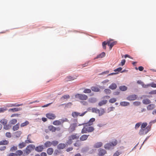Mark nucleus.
Returning a JSON list of instances; mask_svg holds the SVG:
<instances>
[{
	"label": "nucleus",
	"mask_w": 156,
	"mask_h": 156,
	"mask_svg": "<svg viewBox=\"0 0 156 156\" xmlns=\"http://www.w3.org/2000/svg\"><path fill=\"white\" fill-rule=\"evenodd\" d=\"M117 42L116 41H113L112 40H110L108 41L107 42L104 41L102 43V45L103 49H106V45L107 44L109 46L110 50H111L113 46L116 44Z\"/></svg>",
	"instance_id": "nucleus-1"
},
{
	"label": "nucleus",
	"mask_w": 156,
	"mask_h": 156,
	"mask_svg": "<svg viewBox=\"0 0 156 156\" xmlns=\"http://www.w3.org/2000/svg\"><path fill=\"white\" fill-rule=\"evenodd\" d=\"M94 130V128L91 126H89L88 125H85L83 127L81 130V133L82 134L91 132Z\"/></svg>",
	"instance_id": "nucleus-2"
},
{
	"label": "nucleus",
	"mask_w": 156,
	"mask_h": 156,
	"mask_svg": "<svg viewBox=\"0 0 156 156\" xmlns=\"http://www.w3.org/2000/svg\"><path fill=\"white\" fill-rule=\"evenodd\" d=\"M79 136L77 133L73 134L68 137V140L66 143L69 145L71 144L73 142V140H77L79 138Z\"/></svg>",
	"instance_id": "nucleus-3"
},
{
	"label": "nucleus",
	"mask_w": 156,
	"mask_h": 156,
	"mask_svg": "<svg viewBox=\"0 0 156 156\" xmlns=\"http://www.w3.org/2000/svg\"><path fill=\"white\" fill-rule=\"evenodd\" d=\"M35 148V146L33 144H30L27 146L25 149L23 151V155L29 154L31 151Z\"/></svg>",
	"instance_id": "nucleus-4"
},
{
	"label": "nucleus",
	"mask_w": 156,
	"mask_h": 156,
	"mask_svg": "<svg viewBox=\"0 0 156 156\" xmlns=\"http://www.w3.org/2000/svg\"><path fill=\"white\" fill-rule=\"evenodd\" d=\"M68 119L66 118L64 119H61L60 120H56L53 122V124L55 126H59L60 125H62V123L68 121Z\"/></svg>",
	"instance_id": "nucleus-5"
},
{
	"label": "nucleus",
	"mask_w": 156,
	"mask_h": 156,
	"mask_svg": "<svg viewBox=\"0 0 156 156\" xmlns=\"http://www.w3.org/2000/svg\"><path fill=\"white\" fill-rule=\"evenodd\" d=\"M75 98L82 100H86L88 99V96L84 94H77L75 95Z\"/></svg>",
	"instance_id": "nucleus-6"
},
{
	"label": "nucleus",
	"mask_w": 156,
	"mask_h": 156,
	"mask_svg": "<svg viewBox=\"0 0 156 156\" xmlns=\"http://www.w3.org/2000/svg\"><path fill=\"white\" fill-rule=\"evenodd\" d=\"M87 112V111L84 112L83 113L81 114L80 113L77 112H72V116L74 118H76L78 116H83Z\"/></svg>",
	"instance_id": "nucleus-7"
},
{
	"label": "nucleus",
	"mask_w": 156,
	"mask_h": 156,
	"mask_svg": "<svg viewBox=\"0 0 156 156\" xmlns=\"http://www.w3.org/2000/svg\"><path fill=\"white\" fill-rule=\"evenodd\" d=\"M46 116L48 119L53 120L56 118V116L55 114L49 113L46 114Z\"/></svg>",
	"instance_id": "nucleus-8"
},
{
	"label": "nucleus",
	"mask_w": 156,
	"mask_h": 156,
	"mask_svg": "<svg viewBox=\"0 0 156 156\" xmlns=\"http://www.w3.org/2000/svg\"><path fill=\"white\" fill-rule=\"evenodd\" d=\"M48 129L50 131L53 132H55L56 130L59 131L60 129L59 127L56 128V127L52 125L49 126H48Z\"/></svg>",
	"instance_id": "nucleus-9"
},
{
	"label": "nucleus",
	"mask_w": 156,
	"mask_h": 156,
	"mask_svg": "<svg viewBox=\"0 0 156 156\" xmlns=\"http://www.w3.org/2000/svg\"><path fill=\"white\" fill-rule=\"evenodd\" d=\"M98 155L99 156H103L107 153L105 150L101 148L98 149Z\"/></svg>",
	"instance_id": "nucleus-10"
},
{
	"label": "nucleus",
	"mask_w": 156,
	"mask_h": 156,
	"mask_svg": "<svg viewBox=\"0 0 156 156\" xmlns=\"http://www.w3.org/2000/svg\"><path fill=\"white\" fill-rule=\"evenodd\" d=\"M148 133V130L144 129H141L139 133L140 135H144Z\"/></svg>",
	"instance_id": "nucleus-11"
},
{
	"label": "nucleus",
	"mask_w": 156,
	"mask_h": 156,
	"mask_svg": "<svg viewBox=\"0 0 156 156\" xmlns=\"http://www.w3.org/2000/svg\"><path fill=\"white\" fill-rule=\"evenodd\" d=\"M35 150L38 152H41L44 149V147L42 145L39 146L34 148Z\"/></svg>",
	"instance_id": "nucleus-12"
},
{
	"label": "nucleus",
	"mask_w": 156,
	"mask_h": 156,
	"mask_svg": "<svg viewBox=\"0 0 156 156\" xmlns=\"http://www.w3.org/2000/svg\"><path fill=\"white\" fill-rule=\"evenodd\" d=\"M77 126V124L73 123L71 124L69 127V129L71 132H73L75 129V128Z\"/></svg>",
	"instance_id": "nucleus-13"
},
{
	"label": "nucleus",
	"mask_w": 156,
	"mask_h": 156,
	"mask_svg": "<svg viewBox=\"0 0 156 156\" xmlns=\"http://www.w3.org/2000/svg\"><path fill=\"white\" fill-rule=\"evenodd\" d=\"M137 98V96L136 95H132L129 96L127 98V99L129 101H133L135 100Z\"/></svg>",
	"instance_id": "nucleus-14"
},
{
	"label": "nucleus",
	"mask_w": 156,
	"mask_h": 156,
	"mask_svg": "<svg viewBox=\"0 0 156 156\" xmlns=\"http://www.w3.org/2000/svg\"><path fill=\"white\" fill-rule=\"evenodd\" d=\"M22 110L21 108H13L9 109V112H15L20 111Z\"/></svg>",
	"instance_id": "nucleus-15"
},
{
	"label": "nucleus",
	"mask_w": 156,
	"mask_h": 156,
	"mask_svg": "<svg viewBox=\"0 0 156 156\" xmlns=\"http://www.w3.org/2000/svg\"><path fill=\"white\" fill-rule=\"evenodd\" d=\"M102 145L103 143L102 142H98L94 144L93 147L95 148H99L102 147Z\"/></svg>",
	"instance_id": "nucleus-16"
},
{
	"label": "nucleus",
	"mask_w": 156,
	"mask_h": 156,
	"mask_svg": "<svg viewBox=\"0 0 156 156\" xmlns=\"http://www.w3.org/2000/svg\"><path fill=\"white\" fill-rule=\"evenodd\" d=\"M155 107V105L154 104H150L147 107V109L148 110H152L154 109Z\"/></svg>",
	"instance_id": "nucleus-17"
},
{
	"label": "nucleus",
	"mask_w": 156,
	"mask_h": 156,
	"mask_svg": "<svg viewBox=\"0 0 156 156\" xmlns=\"http://www.w3.org/2000/svg\"><path fill=\"white\" fill-rule=\"evenodd\" d=\"M27 144H26V143H25L24 142H22L18 144V146L20 149H22Z\"/></svg>",
	"instance_id": "nucleus-18"
},
{
	"label": "nucleus",
	"mask_w": 156,
	"mask_h": 156,
	"mask_svg": "<svg viewBox=\"0 0 156 156\" xmlns=\"http://www.w3.org/2000/svg\"><path fill=\"white\" fill-rule=\"evenodd\" d=\"M105 148L107 150H109L113 148L111 143H108L106 144L104 146Z\"/></svg>",
	"instance_id": "nucleus-19"
},
{
	"label": "nucleus",
	"mask_w": 156,
	"mask_h": 156,
	"mask_svg": "<svg viewBox=\"0 0 156 156\" xmlns=\"http://www.w3.org/2000/svg\"><path fill=\"white\" fill-rule=\"evenodd\" d=\"M89 135H83L80 137V140L81 141H84L87 140Z\"/></svg>",
	"instance_id": "nucleus-20"
},
{
	"label": "nucleus",
	"mask_w": 156,
	"mask_h": 156,
	"mask_svg": "<svg viewBox=\"0 0 156 156\" xmlns=\"http://www.w3.org/2000/svg\"><path fill=\"white\" fill-rule=\"evenodd\" d=\"M76 79L75 78L71 76H68L66 77L65 79V81L68 82L69 81H72Z\"/></svg>",
	"instance_id": "nucleus-21"
},
{
	"label": "nucleus",
	"mask_w": 156,
	"mask_h": 156,
	"mask_svg": "<svg viewBox=\"0 0 156 156\" xmlns=\"http://www.w3.org/2000/svg\"><path fill=\"white\" fill-rule=\"evenodd\" d=\"M95 121V119L94 118H92L90 119L89 122L86 123V125H88L89 126L92 125L93 124V122Z\"/></svg>",
	"instance_id": "nucleus-22"
},
{
	"label": "nucleus",
	"mask_w": 156,
	"mask_h": 156,
	"mask_svg": "<svg viewBox=\"0 0 156 156\" xmlns=\"http://www.w3.org/2000/svg\"><path fill=\"white\" fill-rule=\"evenodd\" d=\"M66 146V144H64L60 143L57 146V148L59 149H64Z\"/></svg>",
	"instance_id": "nucleus-23"
},
{
	"label": "nucleus",
	"mask_w": 156,
	"mask_h": 156,
	"mask_svg": "<svg viewBox=\"0 0 156 156\" xmlns=\"http://www.w3.org/2000/svg\"><path fill=\"white\" fill-rule=\"evenodd\" d=\"M53 149L52 148L50 147L47 149V152L48 155H51L53 154Z\"/></svg>",
	"instance_id": "nucleus-24"
},
{
	"label": "nucleus",
	"mask_w": 156,
	"mask_h": 156,
	"mask_svg": "<svg viewBox=\"0 0 156 156\" xmlns=\"http://www.w3.org/2000/svg\"><path fill=\"white\" fill-rule=\"evenodd\" d=\"M105 54L104 52H102L101 53L98 55L95 58V59H97L99 58H101L105 56Z\"/></svg>",
	"instance_id": "nucleus-25"
},
{
	"label": "nucleus",
	"mask_w": 156,
	"mask_h": 156,
	"mask_svg": "<svg viewBox=\"0 0 156 156\" xmlns=\"http://www.w3.org/2000/svg\"><path fill=\"white\" fill-rule=\"evenodd\" d=\"M20 127V123H17L12 127V130L14 131H16L18 130Z\"/></svg>",
	"instance_id": "nucleus-26"
},
{
	"label": "nucleus",
	"mask_w": 156,
	"mask_h": 156,
	"mask_svg": "<svg viewBox=\"0 0 156 156\" xmlns=\"http://www.w3.org/2000/svg\"><path fill=\"white\" fill-rule=\"evenodd\" d=\"M143 103L145 105H147L151 103L150 100L148 99H144L142 101Z\"/></svg>",
	"instance_id": "nucleus-27"
},
{
	"label": "nucleus",
	"mask_w": 156,
	"mask_h": 156,
	"mask_svg": "<svg viewBox=\"0 0 156 156\" xmlns=\"http://www.w3.org/2000/svg\"><path fill=\"white\" fill-rule=\"evenodd\" d=\"M117 85L115 83H112L109 87V88L112 90H114L116 88Z\"/></svg>",
	"instance_id": "nucleus-28"
},
{
	"label": "nucleus",
	"mask_w": 156,
	"mask_h": 156,
	"mask_svg": "<svg viewBox=\"0 0 156 156\" xmlns=\"http://www.w3.org/2000/svg\"><path fill=\"white\" fill-rule=\"evenodd\" d=\"M107 101L106 100H103L100 101L98 103V105L100 106H101L106 104L107 102Z\"/></svg>",
	"instance_id": "nucleus-29"
},
{
	"label": "nucleus",
	"mask_w": 156,
	"mask_h": 156,
	"mask_svg": "<svg viewBox=\"0 0 156 156\" xmlns=\"http://www.w3.org/2000/svg\"><path fill=\"white\" fill-rule=\"evenodd\" d=\"M0 122L4 126L5 125L7 124L8 120L6 119H2L0 121Z\"/></svg>",
	"instance_id": "nucleus-30"
},
{
	"label": "nucleus",
	"mask_w": 156,
	"mask_h": 156,
	"mask_svg": "<svg viewBox=\"0 0 156 156\" xmlns=\"http://www.w3.org/2000/svg\"><path fill=\"white\" fill-rule=\"evenodd\" d=\"M44 145L46 147H51V142L50 141H47L44 144Z\"/></svg>",
	"instance_id": "nucleus-31"
},
{
	"label": "nucleus",
	"mask_w": 156,
	"mask_h": 156,
	"mask_svg": "<svg viewBox=\"0 0 156 156\" xmlns=\"http://www.w3.org/2000/svg\"><path fill=\"white\" fill-rule=\"evenodd\" d=\"M8 141L6 140H3L0 141V145H7L9 144Z\"/></svg>",
	"instance_id": "nucleus-32"
},
{
	"label": "nucleus",
	"mask_w": 156,
	"mask_h": 156,
	"mask_svg": "<svg viewBox=\"0 0 156 156\" xmlns=\"http://www.w3.org/2000/svg\"><path fill=\"white\" fill-rule=\"evenodd\" d=\"M70 96L69 95L66 94L64 95L61 98V99L62 100H64L65 99H68L70 98Z\"/></svg>",
	"instance_id": "nucleus-33"
},
{
	"label": "nucleus",
	"mask_w": 156,
	"mask_h": 156,
	"mask_svg": "<svg viewBox=\"0 0 156 156\" xmlns=\"http://www.w3.org/2000/svg\"><path fill=\"white\" fill-rule=\"evenodd\" d=\"M17 120L16 119H13L10 120L9 123L12 125H15L17 123Z\"/></svg>",
	"instance_id": "nucleus-34"
},
{
	"label": "nucleus",
	"mask_w": 156,
	"mask_h": 156,
	"mask_svg": "<svg viewBox=\"0 0 156 156\" xmlns=\"http://www.w3.org/2000/svg\"><path fill=\"white\" fill-rule=\"evenodd\" d=\"M22 133V132L20 131H18L15 132L14 133V136L16 137H19L20 136L21 134Z\"/></svg>",
	"instance_id": "nucleus-35"
},
{
	"label": "nucleus",
	"mask_w": 156,
	"mask_h": 156,
	"mask_svg": "<svg viewBox=\"0 0 156 156\" xmlns=\"http://www.w3.org/2000/svg\"><path fill=\"white\" fill-rule=\"evenodd\" d=\"M120 105L122 106H126L129 105V103L126 101H122L120 103Z\"/></svg>",
	"instance_id": "nucleus-36"
},
{
	"label": "nucleus",
	"mask_w": 156,
	"mask_h": 156,
	"mask_svg": "<svg viewBox=\"0 0 156 156\" xmlns=\"http://www.w3.org/2000/svg\"><path fill=\"white\" fill-rule=\"evenodd\" d=\"M105 112V109L103 108H101L99 110V112L98 113L99 115L101 116L103 115Z\"/></svg>",
	"instance_id": "nucleus-37"
},
{
	"label": "nucleus",
	"mask_w": 156,
	"mask_h": 156,
	"mask_svg": "<svg viewBox=\"0 0 156 156\" xmlns=\"http://www.w3.org/2000/svg\"><path fill=\"white\" fill-rule=\"evenodd\" d=\"M92 112H93L98 113L99 112V109L96 108H93L92 109Z\"/></svg>",
	"instance_id": "nucleus-38"
},
{
	"label": "nucleus",
	"mask_w": 156,
	"mask_h": 156,
	"mask_svg": "<svg viewBox=\"0 0 156 156\" xmlns=\"http://www.w3.org/2000/svg\"><path fill=\"white\" fill-rule=\"evenodd\" d=\"M88 101L90 103H94L97 101V99L94 98H89Z\"/></svg>",
	"instance_id": "nucleus-39"
},
{
	"label": "nucleus",
	"mask_w": 156,
	"mask_h": 156,
	"mask_svg": "<svg viewBox=\"0 0 156 156\" xmlns=\"http://www.w3.org/2000/svg\"><path fill=\"white\" fill-rule=\"evenodd\" d=\"M29 123V122L28 121H26L25 122L22 123L20 125L21 127H23L25 126L28 125Z\"/></svg>",
	"instance_id": "nucleus-40"
},
{
	"label": "nucleus",
	"mask_w": 156,
	"mask_h": 156,
	"mask_svg": "<svg viewBox=\"0 0 156 156\" xmlns=\"http://www.w3.org/2000/svg\"><path fill=\"white\" fill-rule=\"evenodd\" d=\"M16 153L17 154V156H21L23 154V151L21 150H18L16 151Z\"/></svg>",
	"instance_id": "nucleus-41"
},
{
	"label": "nucleus",
	"mask_w": 156,
	"mask_h": 156,
	"mask_svg": "<svg viewBox=\"0 0 156 156\" xmlns=\"http://www.w3.org/2000/svg\"><path fill=\"white\" fill-rule=\"evenodd\" d=\"M112 145L113 147L114 146H115L118 144V141L116 140H115L113 141L112 142H110Z\"/></svg>",
	"instance_id": "nucleus-42"
},
{
	"label": "nucleus",
	"mask_w": 156,
	"mask_h": 156,
	"mask_svg": "<svg viewBox=\"0 0 156 156\" xmlns=\"http://www.w3.org/2000/svg\"><path fill=\"white\" fill-rule=\"evenodd\" d=\"M119 88L121 90L124 91L127 90V87L125 86H122L119 87Z\"/></svg>",
	"instance_id": "nucleus-43"
},
{
	"label": "nucleus",
	"mask_w": 156,
	"mask_h": 156,
	"mask_svg": "<svg viewBox=\"0 0 156 156\" xmlns=\"http://www.w3.org/2000/svg\"><path fill=\"white\" fill-rule=\"evenodd\" d=\"M91 90L94 92H98L100 90L99 88L95 87H91Z\"/></svg>",
	"instance_id": "nucleus-44"
},
{
	"label": "nucleus",
	"mask_w": 156,
	"mask_h": 156,
	"mask_svg": "<svg viewBox=\"0 0 156 156\" xmlns=\"http://www.w3.org/2000/svg\"><path fill=\"white\" fill-rule=\"evenodd\" d=\"M17 146H13L10 149V151L12 152H13L14 151H16L17 150Z\"/></svg>",
	"instance_id": "nucleus-45"
},
{
	"label": "nucleus",
	"mask_w": 156,
	"mask_h": 156,
	"mask_svg": "<svg viewBox=\"0 0 156 156\" xmlns=\"http://www.w3.org/2000/svg\"><path fill=\"white\" fill-rule=\"evenodd\" d=\"M11 127V126L9 124H5L4 126V128L5 130L9 129Z\"/></svg>",
	"instance_id": "nucleus-46"
},
{
	"label": "nucleus",
	"mask_w": 156,
	"mask_h": 156,
	"mask_svg": "<svg viewBox=\"0 0 156 156\" xmlns=\"http://www.w3.org/2000/svg\"><path fill=\"white\" fill-rule=\"evenodd\" d=\"M58 142L57 140H54L51 142V145L54 146H56L58 144Z\"/></svg>",
	"instance_id": "nucleus-47"
},
{
	"label": "nucleus",
	"mask_w": 156,
	"mask_h": 156,
	"mask_svg": "<svg viewBox=\"0 0 156 156\" xmlns=\"http://www.w3.org/2000/svg\"><path fill=\"white\" fill-rule=\"evenodd\" d=\"M74 145L75 147H79L81 145V143L79 140H77L76 143L74 144Z\"/></svg>",
	"instance_id": "nucleus-48"
},
{
	"label": "nucleus",
	"mask_w": 156,
	"mask_h": 156,
	"mask_svg": "<svg viewBox=\"0 0 156 156\" xmlns=\"http://www.w3.org/2000/svg\"><path fill=\"white\" fill-rule=\"evenodd\" d=\"M91 92V90L89 89H86L83 91V92L84 93H90Z\"/></svg>",
	"instance_id": "nucleus-49"
},
{
	"label": "nucleus",
	"mask_w": 156,
	"mask_h": 156,
	"mask_svg": "<svg viewBox=\"0 0 156 156\" xmlns=\"http://www.w3.org/2000/svg\"><path fill=\"white\" fill-rule=\"evenodd\" d=\"M116 101V99L115 98H112L110 99L109 100V102L110 103H113Z\"/></svg>",
	"instance_id": "nucleus-50"
},
{
	"label": "nucleus",
	"mask_w": 156,
	"mask_h": 156,
	"mask_svg": "<svg viewBox=\"0 0 156 156\" xmlns=\"http://www.w3.org/2000/svg\"><path fill=\"white\" fill-rule=\"evenodd\" d=\"M104 91L106 94H110L111 92V90L108 89H105Z\"/></svg>",
	"instance_id": "nucleus-51"
},
{
	"label": "nucleus",
	"mask_w": 156,
	"mask_h": 156,
	"mask_svg": "<svg viewBox=\"0 0 156 156\" xmlns=\"http://www.w3.org/2000/svg\"><path fill=\"white\" fill-rule=\"evenodd\" d=\"M147 123L146 122L143 123L141 126V129H144L146 128L147 126Z\"/></svg>",
	"instance_id": "nucleus-52"
},
{
	"label": "nucleus",
	"mask_w": 156,
	"mask_h": 156,
	"mask_svg": "<svg viewBox=\"0 0 156 156\" xmlns=\"http://www.w3.org/2000/svg\"><path fill=\"white\" fill-rule=\"evenodd\" d=\"M141 103L139 101H135L133 103V104L136 106H138L140 105Z\"/></svg>",
	"instance_id": "nucleus-53"
},
{
	"label": "nucleus",
	"mask_w": 156,
	"mask_h": 156,
	"mask_svg": "<svg viewBox=\"0 0 156 156\" xmlns=\"http://www.w3.org/2000/svg\"><path fill=\"white\" fill-rule=\"evenodd\" d=\"M11 134L10 132H7L5 133V136L8 138H10L11 137Z\"/></svg>",
	"instance_id": "nucleus-54"
},
{
	"label": "nucleus",
	"mask_w": 156,
	"mask_h": 156,
	"mask_svg": "<svg viewBox=\"0 0 156 156\" xmlns=\"http://www.w3.org/2000/svg\"><path fill=\"white\" fill-rule=\"evenodd\" d=\"M142 87H143V88H147L148 87H150V84H144V83H143V85H142Z\"/></svg>",
	"instance_id": "nucleus-55"
},
{
	"label": "nucleus",
	"mask_w": 156,
	"mask_h": 156,
	"mask_svg": "<svg viewBox=\"0 0 156 156\" xmlns=\"http://www.w3.org/2000/svg\"><path fill=\"white\" fill-rule=\"evenodd\" d=\"M149 94H156V90H153L149 92Z\"/></svg>",
	"instance_id": "nucleus-56"
},
{
	"label": "nucleus",
	"mask_w": 156,
	"mask_h": 156,
	"mask_svg": "<svg viewBox=\"0 0 156 156\" xmlns=\"http://www.w3.org/2000/svg\"><path fill=\"white\" fill-rule=\"evenodd\" d=\"M150 86L152 87L156 88V83H152L150 84Z\"/></svg>",
	"instance_id": "nucleus-57"
},
{
	"label": "nucleus",
	"mask_w": 156,
	"mask_h": 156,
	"mask_svg": "<svg viewBox=\"0 0 156 156\" xmlns=\"http://www.w3.org/2000/svg\"><path fill=\"white\" fill-rule=\"evenodd\" d=\"M122 69L121 67H119L114 70V71L116 72L117 71L121 72Z\"/></svg>",
	"instance_id": "nucleus-58"
},
{
	"label": "nucleus",
	"mask_w": 156,
	"mask_h": 156,
	"mask_svg": "<svg viewBox=\"0 0 156 156\" xmlns=\"http://www.w3.org/2000/svg\"><path fill=\"white\" fill-rule=\"evenodd\" d=\"M20 115V114L14 113L12 114L11 116V117H18Z\"/></svg>",
	"instance_id": "nucleus-59"
},
{
	"label": "nucleus",
	"mask_w": 156,
	"mask_h": 156,
	"mask_svg": "<svg viewBox=\"0 0 156 156\" xmlns=\"http://www.w3.org/2000/svg\"><path fill=\"white\" fill-rule=\"evenodd\" d=\"M120 154V153L117 151L114 154L113 156H118Z\"/></svg>",
	"instance_id": "nucleus-60"
},
{
	"label": "nucleus",
	"mask_w": 156,
	"mask_h": 156,
	"mask_svg": "<svg viewBox=\"0 0 156 156\" xmlns=\"http://www.w3.org/2000/svg\"><path fill=\"white\" fill-rule=\"evenodd\" d=\"M8 156H17V155L16 153H11L9 154Z\"/></svg>",
	"instance_id": "nucleus-61"
},
{
	"label": "nucleus",
	"mask_w": 156,
	"mask_h": 156,
	"mask_svg": "<svg viewBox=\"0 0 156 156\" xmlns=\"http://www.w3.org/2000/svg\"><path fill=\"white\" fill-rule=\"evenodd\" d=\"M7 107H15V104H10L7 105Z\"/></svg>",
	"instance_id": "nucleus-62"
},
{
	"label": "nucleus",
	"mask_w": 156,
	"mask_h": 156,
	"mask_svg": "<svg viewBox=\"0 0 156 156\" xmlns=\"http://www.w3.org/2000/svg\"><path fill=\"white\" fill-rule=\"evenodd\" d=\"M141 124L140 123H137L136 125L135 126V128L136 129H138L139 127L140 126Z\"/></svg>",
	"instance_id": "nucleus-63"
},
{
	"label": "nucleus",
	"mask_w": 156,
	"mask_h": 156,
	"mask_svg": "<svg viewBox=\"0 0 156 156\" xmlns=\"http://www.w3.org/2000/svg\"><path fill=\"white\" fill-rule=\"evenodd\" d=\"M126 62V60L125 59L122 60L121 62V65L122 66L124 65Z\"/></svg>",
	"instance_id": "nucleus-64"
}]
</instances>
